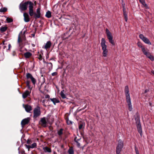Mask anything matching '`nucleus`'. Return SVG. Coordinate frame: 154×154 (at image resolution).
<instances>
[{
    "mask_svg": "<svg viewBox=\"0 0 154 154\" xmlns=\"http://www.w3.org/2000/svg\"><path fill=\"white\" fill-rule=\"evenodd\" d=\"M41 17L40 8H38L37 9L36 13L35 12L34 17L36 18H39Z\"/></svg>",
    "mask_w": 154,
    "mask_h": 154,
    "instance_id": "obj_12",
    "label": "nucleus"
},
{
    "mask_svg": "<svg viewBox=\"0 0 154 154\" xmlns=\"http://www.w3.org/2000/svg\"><path fill=\"white\" fill-rule=\"evenodd\" d=\"M5 41H3L2 43V44L3 45H7L6 43H5Z\"/></svg>",
    "mask_w": 154,
    "mask_h": 154,
    "instance_id": "obj_51",
    "label": "nucleus"
},
{
    "mask_svg": "<svg viewBox=\"0 0 154 154\" xmlns=\"http://www.w3.org/2000/svg\"><path fill=\"white\" fill-rule=\"evenodd\" d=\"M6 20L8 23H11L13 21V20L12 19L8 17L7 18Z\"/></svg>",
    "mask_w": 154,
    "mask_h": 154,
    "instance_id": "obj_35",
    "label": "nucleus"
},
{
    "mask_svg": "<svg viewBox=\"0 0 154 154\" xmlns=\"http://www.w3.org/2000/svg\"><path fill=\"white\" fill-rule=\"evenodd\" d=\"M137 45L139 48H141V49H142L144 47V46L140 42H138L137 43Z\"/></svg>",
    "mask_w": 154,
    "mask_h": 154,
    "instance_id": "obj_31",
    "label": "nucleus"
},
{
    "mask_svg": "<svg viewBox=\"0 0 154 154\" xmlns=\"http://www.w3.org/2000/svg\"><path fill=\"white\" fill-rule=\"evenodd\" d=\"M85 126V124L84 123H82L79 125V130L83 128V126Z\"/></svg>",
    "mask_w": 154,
    "mask_h": 154,
    "instance_id": "obj_33",
    "label": "nucleus"
},
{
    "mask_svg": "<svg viewBox=\"0 0 154 154\" xmlns=\"http://www.w3.org/2000/svg\"><path fill=\"white\" fill-rule=\"evenodd\" d=\"M30 118H27L23 119L21 122V124L22 127L25 125L27 124L29 122Z\"/></svg>",
    "mask_w": 154,
    "mask_h": 154,
    "instance_id": "obj_14",
    "label": "nucleus"
},
{
    "mask_svg": "<svg viewBox=\"0 0 154 154\" xmlns=\"http://www.w3.org/2000/svg\"><path fill=\"white\" fill-rule=\"evenodd\" d=\"M12 55L13 56H14L16 55V53L15 51H13L12 52Z\"/></svg>",
    "mask_w": 154,
    "mask_h": 154,
    "instance_id": "obj_44",
    "label": "nucleus"
},
{
    "mask_svg": "<svg viewBox=\"0 0 154 154\" xmlns=\"http://www.w3.org/2000/svg\"><path fill=\"white\" fill-rule=\"evenodd\" d=\"M47 66L49 70H51L52 69V64L51 63H46Z\"/></svg>",
    "mask_w": 154,
    "mask_h": 154,
    "instance_id": "obj_22",
    "label": "nucleus"
},
{
    "mask_svg": "<svg viewBox=\"0 0 154 154\" xmlns=\"http://www.w3.org/2000/svg\"><path fill=\"white\" fill-rule=\"evenodd\" d=\"M8 49H7V51L11 50V45L10 44H9L8 45Z\"/></svg>",
    "mask_w": 154,
    "mask_h": 154,
    "instance_id": "obj_40",
    "label": "nucleus"
},
{
    "mask_svg": "<svg viewBox=\"0 0 154 154\" xmlns=\"http://www.w3.org/2000/svg\"><path fill=\"white\" fill-rule=\"evenodd\" d=\"M50 100L53 102L54 105L56 104V103H59L60 102L59 100L56 98H51Z\"/></svg>",
    "mask_w": 154,
    "mask_h": 154,
    "instance_id": "obj_20",
    "label": "nucleus"
},
{
    "mask_svg": "<svg viewBox=\"0 0 154 154\" xmlns=\"http://www.w3.org/2000/svg\"><path fill=\"white\" fill-rule=\"evenodd\" d=\"M66 122H67V124L68 125H70V124H72V122L71 121H70L69 120H67Z\"/></svg>",
    "mask_w": 154,
    "mask_h": 154,
    "instance_id": "obj_38",
    "label": "nucleus"
},
{
    "mask_svg": "<svg viewBox=\"0 0 154 154\" xmlns=\"http://www.w3.org/2000/svg\"><path fill=\"white\" fill-rule=\"evenodd\" d=\"M101 46L103 50L102 55L104 57L107 56L108 51L107 48V46L106 45V41L104 38H102L101 40Z\"/></svg>",
    "mask_w": 154,
    "mask_h": 154,
    "instance_id": "obj_2",
    "label": "nucleus"
},
{
    "mask_svg": "<svg viewBox=\"0 0 154 154\" xmlns=\"http://www.w3.org/2000/svg\"><path fill=\"white\" fill-rule=\"evenodd\" d=\"M6 48V46H4L3 47V48H4V49H5Z\"/></svg>",
    "mask_w": 154,
    "mask_h": 154,
    "instance_id": "obj_54",
    "label": "nucleus"
},
{
    "mask_svg": "<svg viewBox=\"0 0 154 154\" xmlns=\"http://www.w3.org/2000/svg\"><path fill=\"white\" fill-rule=\"evenodd\" d=\"M24 55L26 58H30L32 55V54L29 52H26L24 54Z\"/></svg>",
    "mask_w": 154,
    "mask_h": 154,
    "instance_id": "obj_19",
    "label": "nucleus"
},
{
    "mask_svg": "<svg viewBox=\"0 0 154 154\" xmlns=\"http://www.w3.org/2000/svg\"><path fill=\"white\" fill-rule=\"evenodd\" d=\"M30 3H32L31 2L27 1L24 3H21L19 5V9L21 11L26 10L28 8V5H29L30 4Z\"/></svg>",
    "mask_w": 154,
    "mask_h": 154,
    "instance_id": "obj_4",
    "label": "nucleus"
},
{
    "mask_svg": "<svg viewBox=\"0 0 154 154\" xmlns=\"http://www.w3.org/2000/svg\"><path fill=\"white\" fill-rule=\"evenodd\" d=\"M140 2L141 3L142 5L146 8H149L148 7L146 4L145 0H139Z\"/></svg>",
    "mask_w": 154,
    "mask_h": 154,
    "instance_id": "obj_21",
    "label": "nucleus"
},
{
    "mask_svg": "<svg viewBox=\"0 0 154 154\" xmlns=\"http://www.w3.org/2000/svg\"><path fill=\"white\" fill-rule=\"evenodd\" d=\"M151 53L149 52V51H148L144 54L147 57Z\"/></svg>",
    "mask_w": 154,
    "mask_h": 154,
    "instance_id": "obj_37",
    "label": "nucleus"
},
{
    "mask_svg": "<svg viewBox=\"0 0 154 154\" xmlns=\"http://www.w3.org/2000/svg\"><path fill=\"white\" fill-rule=\"evenodd\" d=\"M124 146V143L121 140L118 141V143L116 147V152L117 154H119Z\"/></svg>",
    "mask_w": 154,
    "mask_h": 154,
    "instance_id": "obj_3",
    "label": "nucleus"
},
{
    "mask_svg": "<svg viewBox=\"0 0 154 154\" xmlns=\"http://www.w3.org/2000/svg\"><path fill=\"white\" fill-rule=\"evenodd\" d=\"M29 15L32 17L35 15V12H34L33 10V4L30 3V4L29 6Z\"/></svg>",
    "mask_w": 154,
    "mask_h": 154,
    "instance_id": "obj_8",
    "label": "nucleus"
},
{
    "mask_svg": "<svg viewBox=\"0 0 154 154\" xmlns=\"http://www.w3.org/2000/svg\"><path fill=\"white\" fill-rule=\"evenodd\" d=\"M139 38L143 40V41L146 44L151 45V43L149 39L147 38L144 36L142 34H140L139 35Z\"/></svg>",
    "mask_w": 154,
    "mask_h": 154,
    "instance_id": "obj_9",
    "label": "nucleus"
},
{
    "mask_svg": "<svg viewBox=\"0 0 154 154\" xmlns=\"http://www.w3.org/2000/svg\"><path fill=\"white\" fill-rule=\"evenodd\" d=\"M149 90H146L145 91H144V93H147V92H148V91Z\"/></svg>",
    "mask_w": 154,
    "mask_h": 154,
    "instance_id": "obj_50",
    "label": "nucleus"
},
{
    "mask_svg": "<svg viewBox=\"0 0 154 154\" xmlns=\"http://www.w3.org/2000/svg\"><path fill=\"white\" fill-rule=\"evenodd\" d=\"M50 97V96L48 94H47L45 96V98H49Z\"/></svg>",
    "mask_w": 154,
    "mask_h": 154,
    "instance_id": "obj_46",
    "label": "nucleus"
},
{
    "mask_svg": "<svg viewBox=\"0 0 154 154\" xmlns=\"http://www.w3.org/2000/svg\"><path fill=\"white\" fill-rule=\"evenodd\" d=\"M152 72L154 74V71H152Z\"/></svg>",
    "mask_w": 154,
    "mask_h": 154,
    "instance_id": "obj_53",
    "label": "nucleus"
},
{
    "mask_svg": "<svg viewBox=\"0 0 154 154\" xmlns=\"http://www.w3.org/2000/svg\"><path fill=\"white\" fill-rule=\"evenodd\" d=\"M30 82L28 81H27L26 82V84L27 86L28 87V88L30 89L31 90V88H30Z\"/></svg>",
    "mask_w": 154,
    "mask_h": 154,
    "instance_id": "obj_32",
    "label": "nucleus"
},
{
    "mask_svg": "<svg viewBox=\"0 0 154 154\" xmlns=\"http://www.w3.org/2000/svg\"><path fill=\"white\" fill-rule=\"evenodd\" d=\"M33 117L35 118H37L41 114L40 108L39 107H37L35 108L33 111Z\"/></svg>",
    "mask_w": 154,
    "mask_h": 154,
    "instance_id": "obj_7",
    "label": "nucleus"
},
{
    "mask_svg": "<svg viewBox=\"0 0 154 154\" xmlns=\"http://www.w3.org/2000/svg\"><path fill=\"white\" fill-rule=\"evenodd\" d=\"M47 123V121L45 117H43L41 119L40 123L42 126L44 127H46Z\"/></svg>",
    "mask_w": 154,
    "mask_h": 154,
    "instance_id": "obj_13",
    "label": "nucleus"
},
{
    "mask_svg": "<svg viewBox=\"0 0 154 154\" xmlns=\"http://www.w3.org/2000/svg\"><path fill=\"white\" fill-rule=\"evenodd\" d=\"M135 150L136 151V154H139V151L138 149L136 147H135Z\"/></svg>",
    "mask_w": 154,
    "mask_h": 154,
    "instance_id": "obj_45",
    "label": "nucleus"
},
{
    "mask_svg": "<svg viewBox=\"0 0 154 154\" xmlns=\"http://www.w3.org/2000/svg\"><path fill=\"white\" fill-rule=\"evenodd\" d=\"M42 57L41 54H39L38 57V59L40 60H42Z\"/></svg>",
    "mask_w": 154,
    "mask_h": 154,
    "instance_id": "obj_41",
    "label": "nucleus"
},
{
    "mask_svg": "<svg viewBox=\"0 0 154 154\" xmlns=\"http://www.w3.org/2000/svg\"><path fill=\"white\" fill-rule=\"evenodd\" d=\"M57 73L56 72H54L52 73L51 74V75L52 76H54L55 75H57Z\"/></svg>",
    "mask_w": 154,
    "mask_h": 154,
    "instance_id": "obj_43",
    "label": "nucleus"
},
{
    "mask_svg": "<svg viewBox=\"0 0 154 154\" xmlns=\"http://www.w3.org/2000/svg\"><path fill=\"white\" fill-rule=\"evenodd\" d=\"M147 57L149 58L152 61L154 60V57L151 54H150Z\"/></svg>",
    "mask_w": 154,
    "mask_h": 154,
    "instance_id": "obj_29",
    "label": "nucleus"
},
{
    "mask_svg": "<svg viewBox=\"0 0 154 154\" xmlns=\"http://www.w3.org/2000/svg\"><path fill=\"white\" fill-rule=\"evenodd\" d=\"M37 146V144L36 143H33L31 145V148H33L35 147H36Z\"/></svg>",
    "mask_w": 154,
    "mask_h": 154,
    "instance_id": "obj_34",
    "label": "nucleus"
},
{
    "mask_svg": "<svg viewBox=\"0 0 154 154\" xmlns=\"http://www.w3.org/2000/svg\"><path fill=\"white\" fill-rule=\"evenodd\" d=\"M142 51L143 52V54H144L149 51V50L147 48H146L144 47L142 49Z\"/></svg>",
    "mask_w": 154,
    "mask_h": 154,
    "instance_id": "obj_27",
    "label": "nucleus"
},
{
    "mask_svg": "<svg viewBox=\"0 0 154 154\" xmlns=\"http://www.w3.org/2000/svg\"><path fill=\"white\" fill-rule=\"evenodd\" d=\"M137 126L138 132L140 133V135H142V130L141 126L140 124L139 119L138 118H135Z\"/></svg>",
    "mask_w": 154,
    "mask_h": 154,
    "instance_id": "obj_6",
    "label": "nucleus"
},
{
    "mask_svg": "<svg viewBox=\"0 0 154 154\" xmlns=\"http://www.w3.org/2000/svg\"><path fill=\"white\" fill-rule=\"evenodd\" d=\"M149 104L150 106H151L152 105V103H150V102H149Z\"/></svg>",
    "mask_w": 154,
    "mask_h": 154,
    "instance_id": "obj_52",
    "label": "nucleus"
},
{
    "mask_svg": "<svg viewBox=\"0 0 154 154\" xmlns=\"http://www.w3.org/2000/svg\"><path fill=\"white\" fill-rule=\"evenodd\" d=\"M23 106L25 108L26 111L28 112H30V111L32 110L31 106L29 105L26 104H23Z\"/></svg>",
    "mask_w": 154,
    "mask_h": 154,
    "instance_id": "obj_11",
    "label": "nucleus"
},
{
    "mask_svg": "<svg viewBox=\"0 0 154 154\" xmlns=\"http://www.w3.org/2000/svg\"><path fill=\"white\" fill-rule=\"evenodd\" d=\"M63 129L62 128H61L58 131L57 133L58 135L60 136L63 134Z\"/></svg>",
    "mask_w": 154,
    "mask_h": 154,
    "instance_id": "obj_28",
    "label": "nucleus"
},
{
    "mask_svg": "<svg viewBox=\"0 0 154 154\" xmlns=\"http://www.w3.org/2000/svg\"><path fill=\"white\" fill-rule=\"evenodd\" d=\"M124 18H125V20L126 22H127V20H128V17H127H127H124Z\"/></svg>",
    "mask_w": 154,
    "mask_h": 154,
    "instance_id": "obj_47",
    "label": "nucleus"
},
{
    "mask_svg": "<svg viewBox=\"0 0 154 154\" xmlns=\"http://www.w3.org/2000/svg\"><path fill=\"white\" fill-rule=\"evenodd\" d=\"M26 77L27 79H31L33 84L34 85L35 84L36 82V80L33 77L31 74L29 73H27L26 75Z\"/></svg>",
    "mask_w": 154,
    "mask_h": 154,
    "instance_id": "obj_10",
    "label": "nucleus"
},
{
    "mask_svg": "<svg viewBox=\"0 0 154 154\" xmlns=\"http://www.w3.org/2000/svg\"><path fill=\"white\" fill-rule=\"evenodd\" d=\"M123 14H124V17L127 16V15L126 12L123 13Z\"/></svg>",
    "mask_w": 154,
    "mask_h": 154,
    "instance_id": "obj_48",
    "label": "nucleus"
},
{
    "mask_svg": "<svg viewBox=\"0 0 154 154\" xmlns=\"http://www.w3.org/2000/svg\"><path fill=\"white\" fill-rule=\"evenodd\" d=\"M64 90H63L60 93V95L61 97L63 98L64 99L66 98V96L65 95L64 93Z\"/></svg>",
    "mask_w": 154,
    "mask_h": 154,
    "instance_id": "obj_25",
    "label": "nucleus"
},
{
    "mask_svg": "<svg viewBox=\"0 0 154 154\" xmlns=\"http://www.w3.org/2000/svg\"><path fill=\"white\" fill-rule=\"evenodd\" d=\"M106 33L109 42L112 45H114V43L113 40V37L112 34L107 28L106 29Z\"/></svg>",
    "mask_w": 154,
    "mask_h": 154,
    "instance_id": "obj_5",
    "label": "nucleus"
},
{
    "mask_svg": "<svg viewBox=\"0 0 154 154\" xmlns=\"http://www.w3.org/2000/svg\"><path fill=\"white\" fill-rule=\"evenodd\" d=\"M22 42V40L20 38V35H19L18 37V42L19 44H20Z\"/></svg>",
    "mask_w": 154,
    "mask_h": 154,
    "instance_id": "obj_36",
    "label": "nucleus"
},
{
    "mask_svg": "<svg viewBox=\"0 0 154 154\" xmlns=\"http://www.w3.org/2000/svg\"><path fill=\"white\" fill-rule=\"evenodd\" d=\"M51 44L52 43L51 41H48L46 43L44 47H43V48H44L45 49L47 50L49 48H50L51 45Z\"/></svg>",
    "mask_w": 154,
    "mask_h": 154,
    "instance_id": "obj_17",
    "label": "nucleus"
},
{
    "mask_svg": "<svg viewBox=\"0 0 154 154\" xmlns=\"http://www.w3.org/2000/svg\"><path fill=\"white\" fill-rule=\"evenodd\" d=\"M68 152L69 154H74V151L72 148H70L68 150Z\"/></svg>",
    "mask_w": 154,
    "mask_h": 154,
    "instance_id": "obj_30",
    "label": "nucleus"
},
{
    "mask_svg": "<svg viewBox=\"0 0 154 154\" xmlns=\"http://www.w3.org/2000/svg\"><path fill=\"white\" fill-rule=\"evenodd\" d=\"M43 149L45 152L50 153L51 152V149L47 146L43 147Z\"/></svg>",
    "mask_w": 154,
    "mask_h": 154,
    "instance_id": "obj_18",
    "label": "nucleus"
},
{
    "mask_svg": "<svg viewBox=\"0 0 154 154\" xmlns=\"http://www.w3.org/2000/svg\"><path fill=\"white\" fill-rule=\"evenodd\" d=\"M7 8L5 7H2L0 9V12H4L7 11Z\"/></svg>",
    "mask_w": 154,
    "mask_h": 154,
    "instance_id": "obj_26",
    "label": "nucleus"
},
{
    "mask_svg": "<svg viewBox=\"0 0 154 154\" xmlns=\"http://www.w3.org/2000/svg\"><path fill=\"white\" fill-rule=\"evenodd\" d=\"M30 91H29L28 90L26 91L22 94V97L23 98L25 99L30 96Z\"/></svg>",
    "mask_w": 154,
    "mask_h": 154,
    "instance_id": "obj_15",
    "label": "nucleus"
},
{
    "mask_svg": "<svg viewBox=\"0 0 154 154\" xmlns=\"http://www.w3.org/2000/svg\"><path fill=\"white\" fill-rule=\"evenodd\" d=\"M45 16L48 18H50L51 17V13L50 11H48L46 12Z\"/></svg>",
    "mask_w": 154,
    "mask_h": 154,
    "instance_id": "obj_24",
    "label": "nucleus"
},
{
    "mask_svg": "<svg viewBox=\"0 0 154 154\" xmlns=\"http://www.w3.org/2000/svg\"><path fill=\"white\" fill-rule=\"evenodd\" d=\"M124 91L128 109L130 111H131L132 110L133 107L131 103L129 88L128 86H126L125 87Z\"/></svg>",
    "mask_w": 154,
    "mask_h": 154,
    "instance_id": "obj_1",
    "label": "nucleus"
},
{
    "mask_svg": "<svg viewBox=\"0 0 154 154\" xmlns=\"http://www.w3.org/2000/svg\"><path fill=\"white\" fill-rule=\"evenodd\" d=\"M25 146L29 150L31 148V145H26Z\"/></svg>",
    "mask_w": 154,
    "mask_h": 154,
    "instance_id": "obj_42",
    "label": "nucleus"
},
{
    "mask_svg": "<svg viewBox=\"0 0 154 154\" xmlns=\"http://www.w3.org/2000/svg\"><path fill=\"white\" fill-rule=\"evenodd\" d=\"M123 13L126 12V11H125V8L124 7H123Z\"/></svg>",
    "mask_w": 154,
    "mask_h": 154,
    "instance_id": "obj_49",
    "label": "nucleus"
},
{
    "mask_svg": "<svg viewBox=\"0 0 154 154\" xmlns=\"http://www.w3.org/2000/svg\"><path fill=\"white\" fill-rule=\"evenodd\" d=\"M75 141L76 143V145L78 147H80V143H79V142L75 140Z\"/></svg>",
    "mask_w": 154,
    "mask_h": 154,
    "instance_id": "obj_39",
    "label": "nucleus"
},
{
    "mask_svg": "<svg viewBox=\"0 0 154 154\" xmlns=\"http://www.w3.org/2000/svg\"><path fill=\"white\" fill-rule=\"evenodd\" d=\"M7 26H2L0 28V31L1 32H4L7 30Z\"/></svg>",
    "mask_w": 154,
    "mask_h": 154,
    "instance_id": "obj_23",
    "label": "nucleus"
},
{
    "mask_svg": "<svg viewBox=\"0 0 154 154\" xmlns=\"http://www.w3.org/2000/svg\"><path fill=\"white\" fill-rule=\"evenodd\" d=\"M23 16L24 17V20L25 22H28L29 21V17L28 13H24L23 14Z\"/></svg>",
    "mask_w": 154,
    "mask_h": 154,
    "instance_id": "obj_16",
    "label": "nucleus"
}]
</instances>
